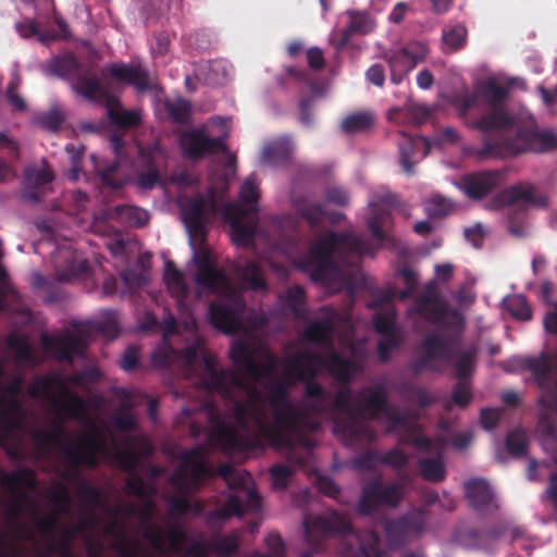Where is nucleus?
I'll return each instance as SVG.
<instances>
[{
  "mask_svg": "<svg viewBox=\"0 0 557 557\" xmlns=\"http://www.w3.org/2000/svg\"><path fill=\"white\" fill-rule=\"evenodd\" d=\"M304 530L305 541L310 547L309 552L304 553V557H311L324 549L325 541L330 537H339L345 542V557H380L379 535L370 531L371 543L364 545L347 517L337 510L305 516Z\"/></svg>",
  "mask_w": 557,
  "mask_h": 557,
  "instance_id": "obj_3",
  "label": "nucleus"
},
{
  "mask_svg": "<svg viewBox=\"0 0 557 557\" xmlns=\"http://www.w3.org/2000/svg\"><path fill=\"white\" fill-rule=\"evenodd\" d=\"M294 207L311 226H318L323 220L324 211L321 203H310L302 199H295Z\"/></svg>",
  "mask_w": 557,
  "mask_h": 557,
  "instance_id": "obj_55",
  "label": "nucleus"
},
{
  "mask_svg": "<svg viewBox=\"0 0 557 557\" xmlns=\"http://www.w3.org/2000/svg\"><path fill=\"white\" fill-rule=\"evenodd\" d=\"M476 349L474 347L461 349L453 347V358H456L455 370L459 380L466 381L474 371Z\"/></svg>",
  "mask_w": 557,
  "mask_h": 557,
  "instance_id": "obj_44",
  "label": "nucleus"
},
{
  "mask_svg": "<svg viewBox=\"0 0 557 557\" xmlns=\"http://www.w3.org/2000/svg\"><path fill=\"white\" fill-rule=\"evenodd\" d=\"M22 488L17 487L15 491H9L13 495V503L8 510V516L14 520L18 519L27 508L34 507L28 494L23 492Z\"/></svg>",
  "mask_w": 557,
  "mask_h": 557,
  "instance_id": "obj_62",
  "label": "nucleus"
},
{
  "mask_svg": "<svg viewBox=\"0 0 557 557\" xmlns=\"http://www.w3.org/2000/svg\"><path fill=\"white\" fill-rule=\"evenodd\" d=\"M199 358L203 363L200 384L205 389L216 392L225 398H232L234 389L244 388V382L239 374L235 371L220 369L216 358L206 350L200 339H197L183 350V359L191 367Z\"/></svg>",
  "mask_w": 557,
  "mask_h": 557,
  "instance_id": "obj_9",
  "label": "nucleus"
},
{
  "mask_svg": "<svg viewBox=\"0 0 557 557\" xmlns=\"http://www.w3.org/2000/svg\"><path fill=\"white\" fill-rule=\"evenodd\" d=\"M403 343L404 334L401 331L381 335L376 347L379 360L386 363L391 359L392 351L398 349Z\"/></svg>",
  "mask_w": 557,
  "mask_h": 557,
  "instance_id": "obj_54",
  "label": "nucleus"
},
{
  "mask_svg": "<svg viewBox=\"0 0 557 557\" xmlns=\"http://www.w3.org/2000/svg\"><path fill=\"white\" fill-rule=\"evenodd\" d=\"M144 166L147 169L139 172L137 185L141 189H152L160 183V168L165 163V153L160 145L154 144L140 149Z\"/></svg>",
  "mask_w": 557,
  "mask_h": 557,
  "instance_id": "obj_26",
  "label": "nucleus"
},
{
  "mask_svg": "<svg viewBox=\"0 0 557 557\" xmlns=\"http://www.w3.org/2000/svg\"><path fill=\"white\" fill-rule=\"evenodd\" d=\"M256 368L250 371L249 377L258 381L261 377L264 379H273L278 367V359L277 357L268 351L265 354V359L263 362H257L255 361Z\"/></svg>",
  "mask_w": 557,
  "mask_h": 557,
  "instance_id": "obj_57",
  "label": "nucleus"
},
{
  "mask_svg": "<svg viewBox=\"0 0 557 557\" xmlns=\"http://www.w3.org/2000/svg\"><path fill=\"white\" fill-rule=\"evenodd\" d=\"M429 49L425 44L417 40L407 42L400 49L385 53L389 66L391 81L398 85L418 63L425 60Z\"/></svg>",
  "mask_w": 557,
  "mask_h": 557,
  "instance_id": "obj_15",
  "label": "nucleus"
},
{
  "mask_svg": "<svg viewBox=\"0 0 557 557\" xmlns=\"http://www.w3.org/2000/svg\"><path fill=\"white\" fill-rule=\"evenodd\" d=\"M61 453L64 461L61 478L69 482L79 478L82 468L95 470L99 467L101 458L110 457L107 442L99 433H83L75 446L63 445Z\"/></svg>",
  "mask_w": 557,
  "mask_h": 557,
  "instance_id": "obj_10",
  "label": "nucleus"
},
{
  "mask_svg": "<svg viewBox=\"0 0 557 557\" xmlns=\"http://www.w3.org/2000/svg\"><path fill=\"white\" fill-rule=\"evenodd\" d=\"M180 146L183 154L190 160H199L205 156L227 150L225 137H210L205 127L183 132L180 136Z\"/></svg>",
  "mask_w": 557,
  "mask_h": 557,
  "instance_id": "obj_19",
  "label": "nucleus"
},
{
  "mask_svg": "<svg viewBox=\"0 0 557 557\" xmlns=\"http://www.w3.org/2000/svg\"><path fill=\"white\" fill-rule=\"evenodd\" d=\"M180 460L181 463L175 470L172 481L182 485L200 484L206 479L218 475L231 488H236L245 485V479L248 475L247 473H238L230 462H223L216 469H213L207 461V451L203 445L183 449L180 453Z\"/></svg>",
  "mask_w": 557,
  "mask_h": 557,
  "instance_id": "obj_4",
  "label": "nucleus"
},
{
  "mask_svg": "<svg viewBox=\"0 0 557 557\" xmlns=\"http://www.w3.org/2000/svg\"><path fill=\"white\" fill-rule=\"evenodd\" d=\"M214 211L213 200L197 194L181 205L183 222L187 228L189 242L200 245L207 242L206 214Z\"/></svg>",
  "mask_w": 557,
  "mask_h": 557,
  "instance_id": "obj_17",
  "label": "nucleus"
},
{
  "mask_svg": "<svg viewBox=\"0 0 557 557\" xmlns=\"http://www.w3.org/2000/svg\"><path fill=\"white\" fill-rule=\"evenodd\" d=\"M525 205L545 208L548 200L545 196L536 194L535 187L528 183H519L497 193L486 205L491 210L506 208L508 231L516 237L525 235L524 218Z\"/></svg>",
  "mask_w": 557,
  "mask_h": 557,
  "instance_id": "obj_6",
  "label": "nucleus"
},
{
  "mask_svg": "<svg viewBox=\"0 0 557 557\" xmlns=\"http://www.w3.org/2000/svg\"><path fill=\"white\" fill-rule=\"evenodd\" d=\"M0 484L7 491H15L17 487L33 490L37 486V478L35 471L27 467L8 473L0 470Z\"/></svg>",
  "mask_w": 557,
  "mask_h": 557,
  "instance_id": "obj_33",
  "label": "nucleus"
},
{
  "mask_svg": "<svg viewBox=\"0 0 557 557\" xmlns=\"http://www.w3.org/2000/svg\"><path fill=\"white\" fill-rule=\"evenodd\" d=\"M428 523L426 512L413 509L394 519L384 522V534L391 548H399L407 544L413 535L421 534Z\"/></svg>",
  "mask_w": 557,
  "mask_h": 557,
  "instance_id": "obj_14",
  "label": "nucleus"
},
{
  "mask_svg": "<svg viewBox=\"0 0 557 557\" xmlns=\"http://www.w3.org/2000/svg\"><path fill=\"white\" fill-rule=\"evenodd\" d=\"M25 413L11 411L10 409L0 408V446L7 450V454L15 458L16 451L7 446L13 431L21 428Z\"/></svg>",
  "mask_w": 557,
  "mask_h": 557,
  "instance_id": "obj_32",
  "label": "nucleus"
},
{
  "mask_svg": "<svg viewBox=\"0 0 557 557\" xmlns=\"http://www.w3.org/2000/svg\"><path fill=\"white\" fill-rule=\"evenodd\" d=\"M212 552L219 556H228L237 552L239 537L237 533L221 535L210 541Z\"/></svg>",
  "mask_w": 557,
  "mask_h": 557,
  "instance_id": "obj_59",
  "label": "nucleus"
},
{
  "mask_svg": "<svg viewBox=\"0 0 557 557\" xmlns=\"http://www.w3.org/2000/svg\"><path fill=\"white\" fill-rule=\"evenodd\" d=\"M334 327L329 319H320L311 322L304 332L306 341L314 344L330 345L332 344V334Z\"/></svg>",
  "mask_w": 557,
  "mask_h": 557,
  "instance_id": "obj_43",
  "label": "nucleus"
},
{
  "mask_svg": "<svg viewBox=\"0 0 557 557\" xmlns=\"http://www.w3.org/2000/svg\"><path fill=\"white\" fill-rule=\"evenodd\" d=\"M22 387L23 377L21 375L13 376L7 385L2 384L0 389V408L24 413L23 403L21 399Z\"/></svg>",
  "mask_w": 557,
  "mask_h": 557,
  "instance_id": "obj_37",
  "label": "nucleus"
},
{
  "mask_svg": "<svg viewBox=\"0 0 557 557\" xmlns=\"http://www.w3.org/2000/svg\"><path fill=\"white\" fill-rule=\"evenodd\" d=\"M166 112L169 117L178 124H185L189 121L191 108L188 101L180 99L173 102H168Z\"/></svg>",
  "mask_w": 557,
  "mask_h": 557,
  "instance_id": "obj_63",
  "label": "nucleus"
},
{
  "mask_svg": "<svg viewBox=\"0 0 557 557\" xmlns=\"http://www.w3.org/2000/svg\"><path fill=\"white\" fill-rule=\"evenodd\" d=\"M436 325L448 333L444 336L442 332L437 331L423 338L421 343L422 354L413 362V372L416 373L423 370L440 371V368L434 363L437 359L449 361L453 357V347L457 346L461 339L466 321L458 310L447 308V313Z\"/></svg>",
  "mask_w": 557,
  "mask_h": 557,
  "instance_id": "obj_5",
  "label": "nucleus"
},
{
  "mask_svg": "<svg viewBox=\"0 0 557 557\" xmlns=\"http://www.w3.org/2000/svg\"><path fill=\"white\" fill-rule=\"evenodd\" d=\"M370 253V243L359 235L329 231L323 238L311 246L308 255L297 261V268L309 270L312 263L330 262L333 257L344 260L350 255Z\"/></svg>",
  "mask_w": 557,
  "mask_h": 557,
  "instance_id": "obj_8",
  "label": "nucleus"
},
{
  "mask_svg": "<svg viewBox=\"0 0 557 557\" xmlns=\"http://www.w3.org/2000/svg\"><path fill=\"white\" fill-rule=\"evenodd\" d=\"M373 124V116L370 113L358 112L346 116L342 122L345 133H359L367 131Z\"/></svg>",
  "mask_w": 557,
  "mask_h": 557,
  "instance_id": "obj_58",
  "label": "nucleus"
},
{
  "mask_svg": "<svg viewBox=\"0 0 557 557\" xmlns=\"http://www.w3.org/2000/svg\"><path fill=\"white\" fill-rule=\"evenodd\" d=\"M236 273L239 278L247 284L251 290H261L267 288V282L261 267L253 261H247L236 267Z\"/></svg>",
  "mask_w": 557,
  "mask_h": 557,
  "instance_id": "obj_41",
  "label": "nucleus"
},
{
  "mask_svg": "<svg viewBox=\"0 0 557 557\" xmlns=\"http://www.w3.org/2000/svg\"><path fill=\"white\" fill-rule=\"evenodd\" d=\"M300 355L301 352L297 350L283 359L284 375L289 382L305 383V394L308 398L323 401L325 389L314 381L319 371L311 362L310 366H307V359Z\"/></svg>",
  "mask_w": 557,
  "mask_h": 557,
  "instance_id": "obj_16",
  "label": "nucleus"
},
{
  "mask_svg": "<svg viewBox=\"0 0 557 557\" xmlns=\"http://www.w3.org/2000/svg\"><path fill=\"white\" fill-rule=\"evenodd\" d=\"M256 351L246 342L237 341L230 348V358L239 370L249 376L250 371L256 368Z\"/></svg>",
  "mask_w": 557,
  "mask_h": 557,
  "instance_id": "obj_39",
  "label": "nucleus"
},
{
  "mask_svg": "<svg viewBox=\"0 0 557 557\" xmlns=\"http://www.w3.org/2000/svg\"><path fill=\"white\" fill-rule=\"evenodd\" d=\"M59 392L65 397V399L64 401L53 399V403L58 405L67 414V417L78 420L87 412V404L85 399L70 391L65 384Z\"/></svg>",
  "mask_w": 557,
  "mask_h": 557,
  "instance_id": "obj_42",
  "label": "nucleus"
},
{
  "mask_svg": "<svg viewBox=\"0 0 557 557\" xmlns=\"http://www.w3.org/2000/svg\"><path fill=\"white\" fill-rule=\"evenodd\" d=\"M412 312L418 313L431 324L440 323L447 313V304L444 301H431L426 304L414 302Z\"/></svg>",
  "mask_w": 557,
  "mask_h": 557,
  "instance_id": "obj_48",
  "label": "nucleus"
},
{
  "mask_svg": "<svg viewBox=\"0 0 557 557\" xmlns=\"http://www.w3.org/2000/svg\"><path fill=\"white\" fill-rule=\"evenodd\" d=\"M391 219V210L380 206H373L372 215L368 219V228L372 236L380 243L386 238L384 226Z\"/></svg>",
  "mask_w": 557,
  "mask_h": 557,
  "instance_id": "obj_49",
  "label": "nucleus"
},
{
  "mask_svg": "<svg viewBox=\"0 0 557 557\" xmlns=\"http://www.w3.org/2000/svg\"><path fill=\"white\" fill-rule=\"evenodd\" d=\"M102 73L116 83L133 86L139 92L151 89L148 70L140 62H112L104 66Z\"/></svg>",
  "mask_w": 557,
  "mask_h": 557,
  "instance_id": "obj_22",
  "label": "nucleus"
},
{
  "mask_svg": "<svg viewBox=\"0 0 557 557\" xmlns=\"http://www.w3.org/2000/svg\"><path fill=\"white\" fill-rule=\"evenodd\" d=\"M403 499V488L397 483L385 485L381 478L372 479L363 484L357 504L360 516H371L381 507H396Z\"/></svg>",
  "mask_w": 557,
  "mask_h": 557,
  "instance_id": "obj_12",
  "label": "nucleus"
},
{
  "mask_svg": "<svg viewBox=\"0 0 557 557\" xmlns=\"http://www.w3.org/2000/svg\"><path fill=\"white\" fill-rule=\"evenodd\" d=\"M259 189L253 176L247 177L240 186L239 198L243 203H227L224 207V218L230 222L232 239L238 246H249L252 243L258 225Z\"/></svg>",
  "mask_w": 557,
  "mask_h": 557,
  "instance_id": "obj_7",
  "label": "nucleus"
},
{
  "mask_svg": "<svg viewBox=\"0 0 557 557\" xmlns=\"http://www.w3.org/2000/svg\"><path fill=\"white\" fill-rule=\"evenodd\" d=\"M280 300L284 311L297 319L306 317V290L302 286L294 285L288 287L284 294L280 295Z\"/></svg>",
  "mask_w": 557,
  "mask_h": 557,
  "instance_id": "obj_35",
  "label": "nucleus"
},
{
  "mask_svg": "<svg viewBox=\"0 0 557 557\" xmlns=\"http://www.w3.org/2000/svg\"><path fill=\"white\" fill-rule=\"evenodd\" d=\"M397 146L399 149V163L406 174L414 173L413 158L420 153L424 158L430 152V144L425 137L412 136L404 131L397 134Z\"/></svg>",
  "mask_w": 557,
  "mask_h": 557,
  "instance_id": "obj_27",
  "label": "nucleus"
},
{
  "mask_svg": "<svg viewBox=\"0 0 557 557\" xmlns=\"http://www.w3.org/2000/svg\"><path fill=\"white\" fill-rule=\"evenodd\" d=\"M262 387L264 393L250 385L246 398L235 400L237 426L226 424L218 409H210L208 438L212 445L226 453H250L264 449L265 444L292 448L294 437L318 428L309 411L292 401L285 381L273 379Z\"/></svg>",
  "mask_w": 557,
  "mask_h": 557,
  "instance_id": "obj_1",
  "label": "nucleus"
},
{
  "mask_svg": "<svg viewBox=\"0 0 557 557\" xmlns=\"http://www.w3.org/2000/svg\"><path fill=\"white\" fill-rule=\"evenodd\" d=\"M108 117L119 127L132 128L140 124L141 115L139 110H125L120 101L107 104Z\"/></svg>",
  "mask_w": 557,
  "mask_h": 557,
  "instance_id": "obj_40",
  "label": "nucleus"
},
{
  "mask_svg": "<svg viewBox=\"0 0 557 557\" xmlns=\"http://www.w3.org/2000/svg\"><path fill=\"white\" fill-rule=\"evenodd\" d=\"M522 367L533 374L539 387L542 389V401L556 409L557 367H553L549 357L546 354H541L539 357L524 358Z\"/></svg>",
  "mask_w": 557,
  "mask_h": 557,
  "instance_id": "obj_18",
  "label": "nucleus"
},
{
  "mask_svg": "<svg viewBox=\"0 0 557 557\" xmlns=\"http://www.w3.org/2000/svg\"><path fill=\"white\" fill-rule=\"evenodd\" d=\"M74 90L85 99L94 102L117 103V98L109 92L97 75L77 76Z\"/></svg>",
  "mask_w": 557,
  "mask_h": 557,
  "instance_id": "obj_30",
  "label": "nucleus"
},
{
  "mask_svg": "<svg viewBox=\"0 0 557 557\" xmlns=\"http://www.w3.org/2000/svg\"><path fill=\"white\" fill-rule=\"evenodd\" d=\"M419 472L429 482H442L446 478V466L442 457L422 458L419 461Z\"/></svg>",
  "mask_w": 557,
  "mask_h": 557,
  "instance_id": "obj_46",
  "label": "nucleus"
},
{
  "mask_svg": "<svg viewBox=\"0 0 557 557\" xmlns=\"http://www.w3.org/2000/svg\"><path fill=\"white\" fill-rule=\"evenodd\" d=\"M264 542L269 552H255L250 557H286L283 540L277 533H270Z\"/></svg>",
  "mask_w": 557,
  "mask_h": 557,
  "instance_id": "obj_64",
  "label": "nucleus"
},
{
  "mask_svg": "<svg viewBox=\"0 0 557 557\" xmlns=\"http://www.w3.org/2000/svg\"><path fill=\"white\" fill-rule=\"evenodd\" d=\"M49 67L51 74L61 78H70L79 71L81 63L74 55L69 54L54 58Z\"/></svg>",
  "mask_w": 557,
  "mask_h": 557,
  "instance_id": "obj_53",
  "label": "nucleus"
},
{
  "mask_svg": "<svg viewBox=\"0 0 557 557\" xmlns=\"http://www.w3.org/2000/svg\"><path fill=\"white\" fill-rule=\"evenodd\" d=\"M44 349L58 361L71 362L74 356H83L87 347L86 339L81 334L67 333L62 336H41Z\"/></svg>",
  "mask_w": 557,
  "mask_h": 557,
  "instance_id": "obj_23",
  "label": "nucleus"
},
{
  "mask_svg": "<svg viewBox=\"0 0 557 557\" xmlns=\"http://www.w3.org/2000/svg\"><path fill=\"white\" fill-rule=\"evenodd\" d=\"M163 280L170 294L178 302H183L187 298L188 287L185 283L184 274L171 260L165 262Z\"/></svg>",
  "mask_w": 557,
  "mask_h": 557,
  "instance_id": "obj_38",
  "label": "nucleus"
},
{
  "mask_svg": "<svg viewBox=\"0 0 557 557\" xmlns=\"http://www.w3.org/2000/svg\"><path fill=\"white\" fill-rule=\"evenodd\" d=\"M244 506L242 499L236 494H230L226 500L214 510L208 513V519L213 521H225L233 517H243Z\"/></svg>",
  "mask_w": 557,
  "mask_h": 557,
  "instance_id": "obj_45",
  "label": "nucleus"
},
{
  "mask_svg": "<svg viewBox=\"0 0 557 557\" xmlns=\"http://www.w3.org/2000/svg\"><path fill=\"white\" fill-rule=\"evenodd\" d=\"M478 95L490 111L472 123L483 133V146L475 154L480 158L506 159L521 153H544L557 148V135L540 131L536 124L516 126V119L507 111L505 102L509 90L495 81H487Z\"/></svg>",
  "mask_w": 557,
  "mask_h": 557,
  "instance_id": "obj_2",
  "label": "nucleus"
},
{
  "mask_svg": "<svg viewBox=\"0 0 557 557\" xmlns=\"http://www.w3.org/2000/svg\"><path fill=\"white\" fill-rule=\"evenodd\" d=\"M506 448L516 458H521L528 451V436L522 429L510 431L506 436Z\"/></svg>",
  "mask_w": 557,
  "mask_h": 557,
  "instance_id": "obj_56",
  "label": "nucleus"
},
{
  "mask_svg": "<svg viewBox=\"0 0 557 557\" xmlns=\"http://www.w3.org/2000/svg\"><path fill=\"white\" fill-rule=\"evenodd\" d=\"M54 174L49 168H30L24 172L23 197L32 202H39L53 181Z\"/></svg>",
  "mask_w": 557,
  "mask_h": 557,
  "instance_id": "obj_29",
  "label": "nucleus"
},
{
  "mask_svg": "<svg viewBox=\"0 0 557 557\" xmlns=\"http://www.w3.org/2000/svg\"><path fill=\"white\" fill-rule=\"evenodd\" d=\"M301 357L307 359V366L310 362L318 371H325L335 382L339 384H350L356 374L360 371L357 362L349 357L342 356L335 349L326 354L313 352L309 349H300Z\"/></svg>",
  "mask_w": 557,
  "mask_h": 557,
  "instance_id": "obj_13",
  "label": "nucleus"
},
{
  "mask_svg": "<svg viewBox=\"0 0 557 557\" xmlns=\"http://www.w3.org/2000/svg\"><path fill=\"white\" fill-rule=\"evenodd\" d=\"M399 394L407 400L413 401L421 408L434 404L436 398L428 389L410 382H404L398 388Z\"/></svg>",
  "mask_w": 557,
  "mask_h": 557,
  "instance_id": "obj_47",
  "label": "nucleus"
},
{
  "mask_svg": "<svg viewBox=\"0 0 557 557\" xmlns=\"http://www.w3.org/2000/svg\"><path fill=\"white\" fill-rule=\"evenodd\" d=\"M61 438H69V434L62 422H54L51 430L36 429L33 432V440L40 447H49Z\"/></svg>",
  "mask_w": 557,
  "mask_h": 557,
  "instance_id": "obj_51",
  "label": "nucleus"
},
{
  "mask_svg": "<svg viewBox=\"0 0 557 557\" xmlns=\"http://www.w3.org/2000/svg\"><path fill=\"white\" fill-rule=\"evenodd\" d=\"M295 145L289 136L278 137L262 149V161L270 165H286L294 154Z\"/></svg>",
  "mask_w": 557,
  "mask_h": 557,
  "instance_id": "obj_31",
  "label": "nucleus"
},
{
  "mask_svg": "<svg viewBox=\"0 0 557 557\" xmlns=\"http://www.w3.org/2000/svg\"><path fill=\"white\" fill-rule=\"evenodd\" d=\"M504 307L517 320L529 321L532 319L531 306L523 295L506 297L504 299Z\"/></svg>",
  "mask_w": 557,
  "mask_h": 557,
  "instance_id": "obj_52",
  "label": "nucleus"
},
{
  "mask_svg": "<svg viewBox=\"0 0 557 557\" xmlns=\"http://www.w3.org/2000/svg\"><path fill=\"white\" fill-rule=\"evenodd\" d=\"M396 317L394 309L375 313L372 320L374 330L380 335L399 332L400 330L396 326Z\"/></svg>",
  "mask_w": 557,
  "mask_h": 557,
  "instance_id": "obj_60",
  "label": "nucleus"
},
{
  "mask_svg": "<svg viewBox=\"0 0 557 557\" xmlns=\"http://www.w3.org/2000/svg\"><path fill=\"white\" fill-rule=\"evenodd\" d=\"M54 263L57 268V280L59 282L85 278L90 272L89 261L70 248L59 250L58 255L54 257Z\"/></svg>",
  "mask_w": 557,
  "mask_h": 557,
  "instance_id": "obj_25",
  "label": "nucleus"
},
{
  "mask_svg": "<svg viewBox=\"0 0 557 557\" xmlns=\"http://www.w3.org/2000/svg\"><path fill=\"white\" fill-rule=\"evenodd\" d=\"M506 176V169L468 173L460 177L459 187L470 199H481L502 186Z\"/></svg>",
  "mask_w": 557,
  "mask_h": 557,
  "instance_id": "obj_21",
  "label": "nucleus"
},
{
  "mask_svg": "<svg viewBox=\"0 0 557 557\" xmlns=\"http://www.w3.org/2000/svg\"><path fill=\"white\" fill-rule=\"evenodd\" d=\"M355 400L357 420H375L379 418V413L386 408L388 397L383 386L364 387L355 394Z\"/></svg>",
  "mask_w": 557,
  "mask_h": 557,
  "instance_id": "obj_24",
  "label": "nucleus"
},
{
  "mask_svg": "<svg viewBox=\"0 0 557 557\" xmlns=\"http://www.w3.org/2000/svg\"><path fill=\"white\" fill-rule=\"evenodd\" d=\"M465 494L469 504L479 512L498 509L495 494L484 479H472L465 483Z\"/></svg>",
  "mask_w": 557,
  "mask_h": 557,
  "instance_id": "obj_28",
  "label": "nucleus"
},
{
  "mask_svg": "<svg viewBox=\"0 0 557 557\" xmlns=\"http://www.w3.org/2000/svg\"><path fill=\"white\" fill-rule=\"evenodd\" d=\"M64 387L63 379L58 374H45L35 376L29 384L27 393L32 398H51L55 391Z\"/></svg>",
  "mask_w": 557,
  "mask_h": 557,
  "instance_id": "obj_34",
  "label": "nucleus"
},
{
  "mask_svg": "<svg viewBox=\"0 0 557 557\" xmlns=\"http://www.w3.org/2000/svg\"><path fill=\"white\" fill-rule=\"evenodd\" d=\"M114 460L116 461L119 467L121 469H123L124 471L134 472V471H136V469L139 465L140 456H139L138 451H136L133 448L117 447V448H115V451H114Z\"/></svg>",
  "mask_w": 557,
  "mask_h": 557,
  "instance_id": "obj_61",
  "label": "nucleus"
},
{
  "mask_svg": "<svg viewBox=\"0 0 557 557\" xmlns=\"http://www.w3.org/2000/svg\"><path fill=\"white\" fill-rule=\"evenodd\" d=\"M245 308V301L238 297L212 301L209 306V321L218 331L224 334H235L243 326L242 315Z\"/></svg>",
  "mask_w": 557,
  "mask_h": 557,
  "instance_id": "obj_20",
  "label": "nucleus"
},
{
  "mask_svg": "<svg viewBox=\"0 0 557 557\" xmlns=\"http://www.w3.org/2000/svg\"><path fill=\"white\" fill-rule=\"evenodd\" d=\"M195 281L198 286L211 293L221 292L228 285L224 271L214 265L197 269Z\"/></svg>",
  "mask_w": 557,
  "mask_h": 557,
  "instance_id": "obj_36",
  "label": "nucleus"
},
{
  "mask_svg": "<svg viewBox=\"0 0 557 557\" xmlns=\"http://www.w3.org/2000/svg\"><path fill=\"white\" fill-rule=\"evenodd\" d=\"M333 405L344 412L334 419V433L339 435L346 445L370 444L375 440L374 430L355 417L356 400L349 384H341L336 391Z\"/></svg>",
  "mask_w": 557,
  "mask_h": 557,
  "instance_id": "obj_11",
  "label": "nucleus"
},
{
  "mask_svg": "<svg viewBox=\"0 0 557 557\" xmlns=\"http://www.w3.org/2000/svg\"><path fill=\"white\" fill-rule=\"evenodd\" d=\"M98 172L102 185L113 190L122 188L126 183L125 176L120 170V162L117 160L111 161L103 166H99Z\"/></svg>",
  "mask_w": 557,
  "mask_h": 557,
  "instance_id": "obj_50",
  "label": "nucleus"
}]
</instances>
